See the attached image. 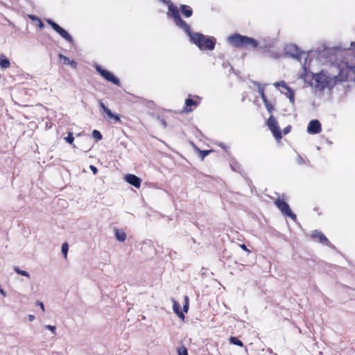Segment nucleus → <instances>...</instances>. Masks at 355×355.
Segmentation results:
<instances>
[{"mask_svg": "<svg viewBox=\"0 0 355 355\" xmlns=\"http://www.w3.org/2000/svg\"><path fill=\"white\" fill-rule=\"evenodd\" d=\"M227 42L230 45L236 48L256 49L259 46L257 40L239 33H234L229 36Z\"/></svg>", "mask_w": 355, "mask_h": 355, "instance_id": "3", "label": "nucleus"}, {"mask_svg": "<svg viewBox=\"0 0 355 355\" xmlns=\"http://www.w3.org/2000/svg\"><path fill=\"white\" fill-rule=\"evenodd\" d=\"M291 128H292V127H291V125H288V126H286V128H284L283 129V133H284V135H287V134H288V133L291 132Z\"/></svg>", "mask_w": 355, "mask_h": 355, "instance_id": "33", "label": "nucleus"}, {"mask_svg": "<svg viewBox=\"0 0 355 355\" xmlns=\"http://www.w3.org/2000/svg\"><path fill=\"white\" fill-rule=\"evenodd\" d=\"M46 22L57 33H58L65 40H67L69 43H72L73 42V39L71 36V35L66 30H64L57 23H55L54 21H53L51 19H46Z\"/></svg>", "mask_w": 355, "mask_h": 355, "instance_id": "6", "label": "nucleus"}, {"mask_svg": "<svg viewBox=\"0 0 355 355\" xmlns=\"http://www.w3.org/2000/svg\"><path fill=\"white\" fill-rule=\"evenodd\" d=\"M178 11L181 12V13L185 17H190L193 15V10L191 8L187 5L182 4L180 6V10Z\"/></svg>", "mask_w": 355, "mask_h": 355, "instance_id": "14", "label": "nucleus"}, {"mask_svg": "<svg viewBox=\"0 0 355 355\" xmlns=\"http://www.w3.org/2000/svg\"><path fill=\"white\" fill-rule=\"evenodd\" d=\"M218 146H219L221 148H223V149H224V150H227V148H228V147H227V146L224 143H220V144H218Z\"/></svg>", "mask_w": 355, "mask_h": 355, "instance_id": "37", "label": "nucleus"}, {"mask_svg": "<svg viewBox=\"0 0 355 355\" xmlns=\"http://www.w3.org/2000/svg\"><path fill=\"white\" fill-rule=\"evenodd\" d=\"M95 69L101 75L102 71L105 70V69L102 68V67L100 65H96Z\"/></svg>", "mask_w": 355, "mask_h": 355, "instance_id": "34", "label": "nucleus"}, {"mask_svg": "<svg viewBox=\"0 0 355 355\" xmlns=\"http://www.w3.org/2000/svg\"><path fill=\"white\" fill-rule=\"evenodd\" d=\"M230 166L232 168V170H234V171H236V170L235 169L234 166L231 164H230Z\"/></svg>", "mask_w": 355, "mask_h": 355, "instance_id": "45", "label": "nucleus"}, {"mask_svg": "<svg viewBox=\"0 0 355 355\" xmlns=\"http://www.w3.org/2000/svg\"><path fill=\"white\" fill-rule=\"evenodd\" d=\"M106 114L107 116V118L112 119L115 121H117V122H121V119H120L119 114H114V113H112V112L111 110H110L109 112H107Z\"/></svg>", "mask_w": 355, "mask_h": 355, "instance_id": "19", "label": "nucleus"}, {"mask_svg": "<svg viewBox=\"0 0 355 355\" xmlns=\"http://www.w3.org/2000/svg\"><path fill=\"white\" fill-rule=\"evenodd\" d=\"M101 76L107 81L116 85H120V80L118 78L114 76V75L109 71L108 70L105 69L104 71H102Z\"/></svg>", "mask_w": 355, "mask_h": 355, "instance_id": "11", "label": "nucleus"}, {"mask_svg": "<svg viewBox=\"0 0 355 355\" xmlns=\"http://www.w3.org/2000/svg\"><path fill=\"white\" fill-rule=\"evenodd\" d=\"M159 1L165 4L168 5V11L171 12V17L173 18V11H172L173 10H171V7H173V8L175 7L176 8V10H178V8H177V6L173 5L169 0H159Z\"/></svg>", "mask_w": 355, "mask_h": 355, "instance_id": "20", "label": "nucleus"}, {"mask_svg": "<svg viewBox=\"0 0 355 355\" xmlns=\"http://www.w3.org/2000/svg\"><path fill=\"white\" fill-rule=\"evenodd\" d=\"M308 54L326 58L329 62L327 73L322 71L320 73L309 74L305 70L302 76L305 83L319 91H323L326 88L331 89L337 84L347 81L349 74L354 72V67L343 60L341 53L336 49L323 46L322 49L317 48L310 50Z\"/></svg>", "mask_w": 355, "mask_h": 355, "instance_id": "1", "label": "nucleus"}, {"mask_svg": "<svg viewBox=\"0 0 355 355\" xmlns=\"http://www.w3.org/2000/svg\"><path fill=\"white\" fill-rule=\"evenodd\" d=\"M58 58L60 60L63 61L64 64L69 65L73 69H76L77 67V63L73 60H70L68 57L61 53L58 55Z\"/></svg>", "mask_w": 355, "mask_h": 355, "instance_id": "13", "label": "nucleus"}, {"mask_svg": "<svg viewBox=\"0 0 355 355\" xmlns=\"http://www.w3.org/2000/svg\"><path fill=\"white\" fill-rule=\"evenodd\" d=\"M274 203L284 215L291 218L293 221L297 220L296 214L291 211L288 204L284 200L278 198Z\"/></svg>", "mask_w": 355, "mask_h": 355, "instance_id": "4", "label": "nucleus"}, {"mask_svg": "<svg viewBox=\"0 0 355 355\" xmlns=\"http://www.w3.org/2000/svg\"><path fill=\"white\" fill-rule=\"evenodd\" d=\"M185 301L186 303L183 305V313H187L189 310V299L187 296L185 297Z\"/></svg>", "mask_w": 355, "mask_h": 355, "instance_id": "32", "label": "nucleus"}, {"mask_svg": "<svg viewBox=\"0 0 355 355\" xmlns=\"http://www.w3.org/2000/svg\"><path fill=\"white\" fill-rule=\"evenodd\" d=\"M68 250H69L68 243L66 242L62 243L61 250H62V253L63 256L64 257V258H67V257Z\"/></svg>", "mask_w": 355, "mask_h": 355, "instance_id": "25", "label": "nucleus"}, {"mask_svg": "<svg viewBox=\"0 0 355 355\" xmlns=\"http://www.w3.org/2000/svg\"><path fill=\"white\" fill-rule=\"evenodd\" d=\"M240 246L243 250L248 252V253L250 252V250L247 248V246L245 244H241Z\"/></svg>", "mask_w": 355, "mask_h": 355, "instance_id": "39", "label": "nucleus"}, {"mask_svg": "<svg viewBox=\"0 0 355 355\" xmlns=\"http://www.w3.org/2000/svg\"><path fill=\"white\" fill-rule=\"evenodd\" d=\"M38 21V26L40 28H42L44 27V23L39 19V20L37 21Z\"/></svg>", "mask_w": 355, "mask_h": 355, "instance_id": "40", "label": "nucleus"}, {"mask_svg": "<svg viewBox=\"0 0 355 355\" xmlns=\"http://www.w3.org/2000/svg\"><path fill=\"white\" fill-rule=\"evenodd\" d=\"M28 320L31 322L35 320V316L33 315H29Z\"/></svg>", "mask_w": 355, "mask_h": 355, "instance_id": "41", "label": "nucleus"}, {"mask_svg": "<svg viewBox=\"0 0 355 355\" xmlns=\"http://www.w3.org/2000/svg\"><path fill=\"white\" fill-rule=\"evenodd\" d=\"M263 104L268 112L272 113V111L275 110L273 105L271 103H270L268 100H267V103H263Z\"/></svg>", "mask_w": 355, "mask_h": 355, "instance_id": "27", "label": "nucleus"}, {"mask_svg": "<svg viewBox=\"0 0 355 355\" xmlns=\"http://www.w3.org/2000/svg\"><path fill=\"white\" fill-rule=\"evenodd\" d=\"M92 134V137L95 138L97 141H100L103 139L102 134L101 133L100 131L97 130H94Z\"/></svg>", "mask_w": 355, "mask_h": 355, "instance_id": "24", "label": "nucleus"}, {"mask_svg": "<svg viewBox=\"0 0 355 355\" xmlns=\"http://www.w3.org/2000/svg\"><path fill=\"white\" fill-rule=\"evenodd\" d=\"M178 355H189L187 349L185 346L182 345L177 349Z\"/></svg>", "mask_w": 355, "mask_h": 355, "instance_id": "21", "label": "nucleus"}, {"mask_svg": "<svg viewBox=\"0 0 355 355\" xmlns=\"http://www.w3.org/2000/svg\"><path fill=\"white\" fill-rule=\"evenodd\" d=\"M14 270L18 275H23V276H25V277H30V275H29V273L28 272H26V270H21L18 267H15L14 268Z\"/></svg>", "mask_w": 355, "mask_h": 355, "instance_id": "23", "label": "nucleus"}, {"mask_svg": "<svg viewBox=\"0 0 355 355\" xmlns=\"http://www.w3.org/2000/svg\"><path fill=\"white\" fill-rule=\"evenodd\" d=\"M201 272L202 275H206V270L204 268H202Z\"/></svg>", "mask_w": 355, "mask_h": 355, "instance_id": "43", "label": "nucleus"}, {"mask_svg": "<svg viewBox=\"0 0 355 355\" xmlns=\"http://www.w3.org/2000/svg\"><path fill=\"white\" fill-rule=\"evenodd\" d=\"M312 236H313V238H318L320 243H321L324 245L330 246V243H329L328 239L322 232H320L318 230H314L313 232Z\"/></svg>", "mask_w": 355, "mask_h": 355, "instance_id": "12", "label": "nucleus"}, {"mask_svg": "<svg viewBox=\"0 0 355 355\" xmlns=\"http://www.w3.org/2000/svg\"><path fill=\"white\" fill-rule=\"evenodd\" d=\"M322 128H321V123L317 119L311 120L308 125L307 127V132L309 134L315 135L318 134L321 132Z\"/></svg>", "mask_w": 355, "mask_h": 355, "instance_id": "8", "label": "nucleus"}, {"mask_svg": "<svg viewBox=\"0 0 355 355\" xmlns=\"http://www.w3.org/2000/svg\"><path fill=\"white\" fill-rule=\"evenodd\" d=\"M66 142L72 144L74 141V137L73 133L69 132H68L67 137L64 138Z\"/></svg>", "mask_w": 355, "mask_h": 355, "instance_id": "26", "label": "nucleus"}, {"mask_svg": "<svg viewBox=\"0 0 355 355\" xmlns=\"http://www.w3.org/2000/svg\"><path fill=\"white\" fill-rule=\"evenodd\" d=\"M114 235L116 236V239L120 242L125 241L127 237L126 234L124 231L120 230L116 228L114 229Z\"/></svg>", "mask_w": 355, "mask_h": 355, "instance_id": "16", "label": "nucleus"}, {"mask_svg": "<svg viewBox=\"0 0 355 355\" xmlns=\"http://www.w3.org/2000/svg\"><path fill=\"white\" fill-rule=\"evenodd\" d=\"M162 124L163 125V126L164 128H166L167 126V123H166V121L164 119L162 120Z\"/></svg>", "mask_w": 355, "mask_h": 355, "instance_id": "42", "label": "nucleus"}, {"mask_svg": "<svg viewBox=\"0 0 355 355\" xmlns=\"http://www.w3.org/2000/svg\"><path fill=\"white\" fill-rule=\"evenodd\" d=\"M29 17H30L33 21H38V20H39L38 17H37V16H35V15H29Z\"/></svg>", "mask_w": 355, "mask_h": 355, "instance_id": "38", "label": "nucleus"}, {"mask_svg": "<svg viewBox=\"0 0 355 355\" xmlns=\"http://www.w3.org/2000/svg\"><path fill=\"white\" fill-rule=\"evenodd\" d=\"M350 45H351L352 47V46L354 47L355 46V42H352Z\"/></svg>", "mask_w": 355, "mask_h": 355, "instance_id": "44", "label": "nucleus"}, {"mask_svg": "<svg viewBox=\"0 0 355 355\" xmlns=\"http://www.w3.org/2000/svg\"><path fill=\"white\" fill-rule=\"evenodd\" d=\"M173 309L174 313L180 318H181V319H184V314L183 311L181 309V306H180V304L178 302L173 301Z\"/></svg>", "mask_w": 355, "mask_h": 355, "instance_id": "15", "label": "nucleus"}, {"mask_svg": "<svg viewBox=\"0 0 355 355\" xmlns=\"http://www.w3.org/2000/svg\"><path fill=\"white\" fill-rule=\"evenodd\" d=\"M89 168L94 174H96L98 172V169L96 166L90 165Z\"/></svg>", "mask_w": 355, "mask_h": 355, "instance_id": "35", "label": "nucleus"}, {"mask_svg": "<svg viewBox=\"0 0 355 355\" xmlns=\"http://www.w3.org/2000/svg\"><path fill=\"white\" fill-rule=\"evenodd\" d=\"M259 93L261 95V99L263 103H267V96L264 94V89L263 88H259Z\"/></svg>", "mask_w": 355, "mask_h": 355, "instance_id": "28", "label": "nucleus"}, {"mask_svg": "<svg viewBox=\"0 0 355 355\" xmlns=\"http://www.w3.org/2000/svg\"><path fill=\"white\" fill-rule=\"evenodd\" d=\"M100 107L103 109V112L107 114V112H109L110 110L105 105L101 100L99 101Z\"/></svg>", "mask_w": 355, "mask_h": 355, "instance_id": "31", "label": "nucleus"}, {"mask_svg": "<svg viewBox=\"0 0 355 355\" xmlns=\"http://www.w3.org/2000/svg\"><path fill=\"white\" fill-rule=\"evenodd\" d=\"M199 151V156L201 158V159H203L206 156H207L209 154H210L213 150H200Z\"/></svg>", "mask_w": 355, "mask_h": 355, "instance_id": "22", "label": "nucleus"}, {"mask_svg": "<svg viewBox=\"0 0 355 355\" xmlns=\"http://www.w3.org/2000/svg\"><path fill=\"white\" fill-rule=\"evenodd\" d=\"M171 10H173V20L175 25L185 31L193 44L200 50L212 51L214 49L216 40L214 37L205 36L200 33H193L189 25L182 19L179 11L175 7H171Z\"/></svg>", "mask_w": 355, "mask_h": 355, "instance_id": "2", "label": "nucleus"}, {"mask_svg": "<svg viewBox=\"0 0 355 355\" xmlns=\"http://www.w3.org/2000/svg\"><path fill=\"white\" fill-rule=\"evenodd\" d=\"M275 87L281 86L284 89L287 90L288 92V98L289 99V101L291 102V103L294 104V103H295V92L290 87H288L286 84V83L284 81L277 82L275 83Z\"/></svg>", "mask_w": 355, "mask_h": 355, "instance_id": "9", "label": "nucleus"}, {"mask_svg": "<svg viewBox=\"0 0 355 355\" xmlns=\"http://www.w3.org/2000/svg\"><path fill=\"white\" fill-rule=\"evenodd\" d=\"M37 304H38L40 306V307L42 309V311L44 312L45 309H44V304L42 302H41L37 301Z\"/></svg>", "mask_w": 355, "mask_h": 355, "instance_id": "36", "label": "nucleus"}, {"mask_svg": "<svg viewBox=\"0 0 355 355\" xmlns=\"http://www.w3.org/2000/svg\"><path fill=\"white\" fill-rule=\"evenodd\" d=\"M125 180L128 184L134 186L137 189H139L141 186V180L134 174L126 175Z\"/></svg>", "mask_w": 355, "mask_h": 355, "instance_id": "10", "label": "nucleus"}, {"mask_svg": "<svg viewBox=\"0 0 355 355\" xmlns=\"http://www.w3.org/2000/svg\"><path fill=\"white\" fill-rule=\"evenodd\" d=\"M303 53L299 47L293 44H287L284 49V56L292 58L300 61L301 55Z\"/></svg>", "mask_w": 355, "mask_h": 355, "instance_id": "7", "label": "nucleus"}, {"mask_svg": "<svg viewBox=\"0 0 355 355\" xmlns=\"http://www.w3.org/2000/svg\"><path fill=\"white\" fill-rule=\"evenodd\" d=\"M45 329L50 330L52 334H53L54 335H56V327H55V326L48 324V325L45 326Z\"/></svg>", "mask_w": 355, "mask_h": 355, "instance_id": "30", "label": "nucleus"}, {"mask_svg": "<svg viewBox=\"0 0 355 355\" xmlns=\"http://www.w3.org/2000/svg\"><path fill=\"white\" fill-rule=\"evenodd\" d=\"M266 124L269 128V130L272 133V135L275 138L277 141H280L282 138L281 130L278 125V122L275 119V118L271 115L268 119L267 120Z\"/></svg>", "mask_w": 355, "mask_h": 355, "instance_id": "5", "label": "nucleus"}, {"mask_svg": "<svg viewBox=\"0 0 355 355\" xmlns=\"http://www.w3.org/2000/svg\"><path fill=\"white\" fill-rule=\"evenodd\" d=\"M184 110H185L186 112H191V108H190V109H187V108L186 107V108H184Z\"/></svg>", "mask_w": 355, "mask_h": 355, "instance_id": "46", "label": "nucleus"}, {"mask_svg": "<svg viewBox=\"0 0 355 355\" xmlns=\"http://www.w3.org/2000/svg\"><path fill=\"white\" fill-rule=\"evenodd\" d=\"M185 104L187 107H191L192 105H196L197 103H196V101H195L192 98H187L185 101Z\"/></svg>", "mask_w": 355, "mask_h": 355, "instance_id": "29", "label": "nucleus"}, {"mask_svg": "<svg viewBox=\"0 0 355 355\" xmlns=\"http://www.w3.org/2000/svg\"><path fill=\"white\" fill-rule=\"evenodd\" d=\"M230 343L232 345H235L239 347H243L244 345L243 343L241 340L234 336H231L230 338Z\"/></svg>", "mask_w": 355, "mask_h": 355, "instance_id": "18", "label": "nucleus"}, {"mask_svg": "<svg viewBox=\"0 0 355 355\" xmlns=\"http://www.w3.org/2000/svg\"><path fill=\"white\" fill-rule=\"evenodd\" d=\"M10 60L3 55L0 56V67L2 69H6L10 67Z\"/></svg>", "mask_w": 355, "mask_h": 355, "instance_id": "17", "label": "nucleus"}]
</instances>
